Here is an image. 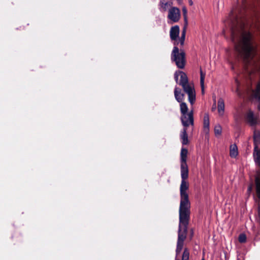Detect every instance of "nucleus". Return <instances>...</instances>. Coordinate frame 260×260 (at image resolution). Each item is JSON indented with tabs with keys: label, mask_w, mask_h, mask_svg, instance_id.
<instances>
[{
	"label": "nucleus",
	"mask_w": 260,
	"mask_h": 260,
	"mask_svg": "<svg viewBox=\"0 0 260 260\" xmlns=\"http://www.w3.org/2000/svg\"><path fill=\"white\" fill-rule=\"evenodd\" d=\"M171 60L175 62L177 67L179 69L184 68L185 64V54L183 51H179V48L174 46L171 53Z\"/></svg>",
	"instance_id": "7ed1b4c3"
},
{
	"label": "nucleus",
	"mask_w": 260,
	"mask_h": 260,
	"mask_svg": "<svg viewBox=\"0 0 260 260\" xmlns=\"http://www.w3.org/2000/svg\"><path fill=\"white\" fill-rule=\"evenodd\" d=\"M216 109V104L214 103V105L212 106V110H214Z\"/></svg>",
	"instance_id": "bb28decb"
},
{
	"label": "nucleus",
	"mask_w": 260,
	"mask_h": 260,
	"mask_svg": "<svg viewBox=\"0 0 260 260\" xmlns=\"http://www.w3.org/2000/svg\"><path fill=\"white\" fill-rule=\"evenodd\" d=\"M235 81H236V83L237 84V89H236V92L239 96H241V94L240 91V87H239L240 86V82H239L238 79H236Z\"/></svg>",
	"instance_id": "a878e982"
},
{
	"label": "nucleus",
	"mask_w": 260,
	"mask_h": 260,
	"mask_svg": "<svg viewBox=\"0 0 260 260\" xmlns=\"http://www.w3.org/2000/svg\"><path fill=\"white\" fill-rule=\"evenodd\" d=\"M168 18L173 22H178L180 18V10L177 7H171L169 9Z\"/></svg>",
	"instance_id": "39448f33"
},
{
	"label": "nucleus",
	"mask_w": 260,
	"mask_h": 260,
	"mask_svg": "<svg viewBox=\"0 0 260 260\" xmlns=\"http://www.w3.org/2000/svg\"><path fill=\"white\" fill-rule=\"evenodd\" d=\"M172 5V3L167 2L166 0H160L159 3V10L164 12L169 10V8L171 7Z\"/></svg>",
	"instance_id": "1a4fd4ad"
},
{
	"label": "nucleus",
	"mask_w": 260,
	"mask_h": 260,
	"mask_svg": "<svg viewBox=\"0 0 260 260\" xmlns=\"http://www.w3.org/2000/svg\"><path fill=\"white\" fill-rule=\"evenodd\" d=\"M181 73H183V72L181 71H176L174 74V79L177 83L178 82V78H179V76H180V80H181V75L182 74Z\"/></svg>",
	"instance_id": "5701e85b"
},
{
	"label": "nucleus",
	"mask_w": 260,
	"mask_h": 260,
	"mask_svg": "<svg viewBox=\"0 0 260 260\" xmlns=\"http://www.w3.org/2000/svg\"><path fill=\"white\" fill-rule=\"evenodd\" d=\"M188 151L185 148H182L180 153V162L186 163V159Z\"/></svg>",
	"instance_id": "4468645a"
},
{
	"label": "nucleus",
	"mask_w": 260,
	"mask_h": 260,
	"mask_svg": "<svg viewBox=\"0 0 260 260\" xmlns=\"http://www.w3.org/2000/svg\"><path fill=\"white\" fill-rule=\"evenodd\" d=\"M174 95L176 100L179 103L183 102L184 100V94L181 92L180 89L176 87L174 90Z\"/></svg>",
	"instance_id": "9d476101"
},
{
	"label": "nucleus",
	"mask_w": 260,
	"mask_h": 260,
	"mask_svg": "<svg viewBox=\"0 0 260 260\" xmlns=\"http://www.w3.org/2000/svg\"><path fill=\"white\" fill-rule=\"evenodd\" d=\"M181 73V80H180L179 84L182 86L183 90L188 96V101L191 105H192L196 100V92L193 86L188 83V78L184 73Z\"/></svg>",
	"instance_id": "f03ea898"
},
{
	"label": "nucleus",
	"mask_w": 260,
	"mask_h": 260,
	"mask_svg": "<svg viewBox=\"0 0 260 260\" xmlns=\"http://www.w3.org/2000/svg\"><path fill=\"white\" fill-rule=\"evenodd\" d=\"M246 120L251 125H254L257 122V118L254 115L253 112L251 110H249L247 113L246 115Z\"/></svg>",
	"instance_id": "0eeeda50"
},
{
	"label": "nucleus",
	"mask_w": 260,
	"mask_h": 260,
	"mask_svg": "<svg viewBox=\"0 0 260 260\" xmlns=\"http://www.w3.org/2000/svg\"><path fill=\"white\" fill-rule=\"evenodd\" d=\"M180 112H181V114L188 113L187 111H188V109L187 106L185 103H184V102L180 103Z\"/></svg>",
	"instance_id": "aec40b11"
},
{
	"label": "nucleus",
	"mask_w": 260,
	"mask_h": 260,
	"mask_svg": "<svg viewBox=\"0 0 260 260\" xmlns=\"http://www.w3.org/2000/svg\"><path fill=\"white\" fill-rule=\"evenodd\" d=\"M239 241L240 243H244L246 241V236L244 234H241L239 236Z\"/></svg>",
	"instance_id": "b1692460"
},
{
	"label": "nucleus",
	"mask_w": 260,
	"mask_h": 260,
	"mask_svg": "<svg viewBox=\"0 0 260 260\" xmlns=\"http://www.w3.org/2000/svg\"><path fill=\"white\" fill-rule=\"evenodd\" d=\"M238 154V148L236 144H233L230 146V156L232 157H236Z\"/></svg>",
	"instance_id": "dca6fc26"
},
{
	"label": "nucleus",
	"mask_w": 260,
	"mask_h": 260,
	"mask_svg": "<svg viewBox=\"0 0 260 260\" xmlns=\"http://www.w3.org/2000/svg\"><path fill=\"white\" fill-rule=\"evenodd\" d=\"M189 185L186 179H181L180 187V203L179 209V224L178 229V241L177 252L181 249L183 240L186 239L187 226L190 218V203L187 190Z\"/></svg>",
	"instance_id": "f257e3e1"
},
{
	"label": "nucleus",
	"mask_w": 260,
	"mask_h": 260,
	"mask_svg": "<svg viewBox=\"0 0 260 260\" xmlns=\"http://www.w3.org/2000/svg\"><path fill=\"white\" fill-rule=\"evenodd\" d=\"M181 179H186L188 177V169L187 163H181Z\"/></svg>",
	"instance_id": "9b49d317"
},
{
	"label": "nucleus",
	"mask_w": 260,
	"mask_h": 260,
	"mask_svg": "<svg viewBox=\"0 0 260 260\" xmlns=\"http://www.w3.org/2000/svg\"><path fill=\"white\" fill-rule=\"evenodd\" d=\"M185 240V239L183 240V241H184ZM178 241V239L177 240V242ZM183 244H184V242H183V244H182V246L181 247V249H180L179 252H177V248H176L175 260H179V259L177 258V257L178 256V255L181 252V250L182 249V248H183ZM177 246H178V243H177ZM189 252L187 248H185L184 249V251H183V254H182V260H188L189 259Z\"/></svg>",
	"instance_id": "6e6552de"
},
{
	"label": "nucleus",
	"mask_w": 260,
	"mask_h": 260,
	"mask_svg": "<svg viewBox=\"0 0 260 260\" xmlns=\"http://www.w3.org/2000/svg\"><path fill=\"white\" fill-rule=\"evenodd\" d=\"M205 78V73H204L202 70H200V84L202 88V94L204 93V80Z\"/></svg>",
	"instance_id": "a211bd4d"
},
{
	"label": "nucleus",
	"mask_w": 260,
	"mask_h": 260,
	"mask_svg": "<svg viewBox=\"0 0 260 260\" xmlns=\"http://www.w3.org/2000/svg\"><path fill=\"white\" fill-rule=\"evenodd\" d=\"M180 139L183 145H187L188 143L187 134V127H184L180 133Z\"/></svg>",
	"instance_id": "f8f14e48"
},
{
	"label": "nucleus",
	"mask_w": 260,
	"mask_h": 260,
	"mask_svg": "<svg viewBox=\"0 0 260 260\" xmlns=\"http://www.w3.org/2000/svg\"><path fill=\"white\" fill-rule=\"evenodd\" d=\"M256 185V194L259 199H260V178L256 177L255 179Z\"/></svg>",
	"instance_id": "6ab92c4d"
},
{
	"label": "nucleus",
	"mask_w": 260,
	"mask_h": 260,
	"mask_svg": "<svg viewBox=\"0 0 260 260\" xmlns=\"http://www.w3.org/2000/svg\"><path fill=\"white\" fill-rule=\"evenodd\" d=\"M222 132V128L219 124L215 126L214 133L216 136L220 135Z\"/></svg>",
	"instance_id": "4be33fe9"
},
{
	"label": "nucleus",
	"mask_w": 260,
	"mask_h": 260,
	"mask_svg": "<svg viewBox=\"0 0 260 260\" xmlns=\"http://www.w3.org/2000/svg\"><path fill=\"white\" fill-rule=\"evenodd\" d=\"M251 187H250H250H248V190L249 191H251Z\"/></svg>",
	"instance_id": "cd10ccee"
},
{
	"label": "nucleus",
	"mask_w": 260,
	"mask_h": 260,
	"mask_svg": "<svg viewBox=\"0 0 260 260\" xmlns=\"http://www.w3.org/2000/svg\"><path fill=\"white\" fill-rule=\"evenodd\" d=\"M182 12H183L184 21H185V23L187 24V11L185 7H183L182 8Z\"/></svg>",
	"instance_id": "393cba45"
},
{
	"label": "nucleus",
	"mask_w": 260,
	"mask_h": 260,
	"mask_svg": "<svg viewBox=\"0 0 260 260\" xmlns=\"http://www.w3.org/2000/svg\"><path fill=\"white\" fill-rule=\"evenodd\" d=\"M180 32L179 27L175 25L171 28L170 31V36L171 40L178 41V38Z\"/></svg>",
	"instance_id": "423d86ee"
},
{
	"label": "nucleus",
	"mask_w": 260,
	"mask_h": 260,
	"mask_svg": "<svg viewBox=\"0 0 260 260\" xmlns=\"http://www.w3.org/2000/svg\"><path fill=\"white\" fill-rule=\"evenodd\" d=\"M189 4H190V5H192V4H193V2L191 1H189Z\"/></svg>",
	"instance_id": "c85d7f7f"
},
{
	"label": "nucleus",
	"mask_w": 260,
	"mask_h": 260,
	"mask_svg": "<svg viewBox=\"0 0 260 260\" xmlns=\"http://www.w3.org/2000/svg\"><path fill=\"white\" fill-rule=\"evenodd\" d=\"M185 35H186V28H185V27H184V28L181 32V37L180 38H179L178 39V42L177 43V44L180 43L181 46H183L184 45L185 38Z\"/></svg>",
	"instance_id": "f3484780"
},
{
	"label": "nucleus",
	"mask_w": 260,
	"mask_h": 260,
	"mask_svg": "<svg viewBox=\"0 0 260 260\" xmlns=\"http://www.w3.org/2000/svg\"><path fill=\"white\" fill-rule=\"evenodd\" d=\"M181 121L184 127H187L189 125L193 124V111L191 110L188 113L181 114Z\"/></svg>",
	"instance_id": "20e7f679"
},
{
	"label": "nucleus",
	"mask_w": 260,
	"mask_h": 260,
	"mask_svg": "<svg viewBox=\"0 0 260 260\" xmlns=\"http://www.w3.org/2000/svg\"><path fill=\"white\" fill-rule=\"evenodd\" d=\"M204 129L206 133H208L209 130V118L207 114H206L204 117Z\"/></svg>",
	"instance_id": "2eb2a0df"
},
{
	"label": "nucleus",
	"mask_w": 260,
	"mask_h": 260,
	"mask_svg": "<svg viewBox=\"0 0 260 260\" xmlns=\"http://www.w3.org/2000/svg\"><path fill=\"white\" fill-rule=\"evenodd\" d=\"M202 260H204V258H203Z\"/></svg>",
	"instance_id": "c756f323"
},
{
	"label": "nucleus",
	"mask_w": 260,
	"mask_h": 260,
	"mask_svg": "<svg viewBox=\"0 0 260 260\" xmlns=\"http://www.w3.org/2000/svg\"><path fill=\"white\" fill-rule=\"evenodd\" d=\"M253 155L255 162L260 165V150L257 151L256 153L254 152Z\"/></svg>",
	"instance_id": "412c9836"
},
{
	"label": "nucleus",
	"mask_w": 260,
	"mask_h": 260,
	"mask_svg": "<svg viewBox=\"0 0 260 260\" xmlns=\"http://www.w3.org/2000/svg\"><path fill=\"white\" fill-rule=\"evenodd\" d=\"M218 112L220 115H223L224 111V103L222 99L220 98L218 101Z\"/></svg>",
	"instance_id": "ddd939ff"
}]
</instances>
